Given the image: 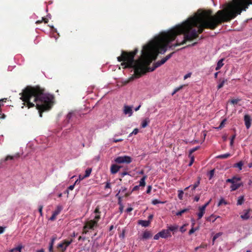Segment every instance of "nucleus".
I'll return each mask as SVG.
<instances>
[{
	"instance_id": "obj_35",
	"label": "nucleus",
	"mask_w": 252,
	"mask_h": 252,
	"mask_svg": "<svg viewBox=\"0 0 252 252\" xmlns=\"http://www.w3.org/2000/svg\"><path fill=\"white\" fill-rule=\"evenodd\" d=\"M199 148H200L199 146H197V147H195L190 149L189 151V154L191 155V154H192L193 153L195 152L196 150H198Z\"/></svg>"
},
{
	"instance_id": "obj_47",
	"label": "nucleus",
	"mask_w": 252,
	"mask_h": 252,
	"mask_svg": "<svg viewBox=\"0 0 252 252\" xmlns=\"http://www.w3.org/2000/svg\"><path fill=\"white\" fill-rule=\"evenodd\" d=\"M139 187H140V186L139 185L138 186H135L132 189V191H134L138 190L139 189Z\"/></svg>"
},
{
	"instance_id": "obj_51",
	"label": "nucleus",
	"mask_w": 252,
	"mask_h": 252,
	"mask_svg": "<svg viewBox=\"0 0 252 252\" xmlns=\"http://www.w3.org/2000/svg\"><path fill=\"white\" fill-rule=\"evenodd\" d=\"M5 227H2L0 226V234L4 232Z\"/></svg>"
},
{
	"instance_id": "obj_32",
	"label": "nucleus",
	"mask_w": 252,
	"mask_h": 252,
	"mask_svg": "<svg viewBox=\"0 0 252 252\" xmlns=\"http://www.w3.org/2000/svg\"><path fill=\"white\" fill-rule=\"evenodd\" d=\"M184 191L183 190H178V197L180 199H183V196L184 195Z\"/></svg>"
},
{
	"instance_id": "obj_64",
	"label": "nucleus",
	"mask_w": 252,
	"mask_h": 252,
	"mask_svg": "<svg viewBox=\"0 0 252 252\" xmlns=\"http://www.w3.org/2000/svg\"><path fill=\"white\" fill-rule=\"evenodd\" d=\"M37 252H44V249H41L37 251Z\"/></svg>"
},
{
	"instance_id": "obj_36",
	"label": "nucleus",
	"mask_w": 252,
	"mask_h": 252,
	"mask_svg": "<svg viewBox=\"0 0 252 252\" xmlns=\"http://www.w3.org/2000/svg\"><path fill=\"white\" fill-rule=\"evenodd\" d=\"M125 229H123L122 233L119 235V237L121 239H124L125 238Z\"/></svg>"
},
{
	"instance_id": "obj_4",
	"label": "nucleus",
	"mask_w": 252,
	"mask_h": 252,
	"mask_svg": "<svg viewBox=\"0 0 252 252\" xmlns=\"http://www.w3.org/2000/svg\"><path fill=\"white\" fill-rule=\"evenodd\" d=\"M115 161L117 163H126L129 164L132 161V158L127 156H120L115 159Z\"/></svg>"
},
{
	"instance_id": "obj_60",
	"label": "nucleus",
	"mask_w": 252,
	"mask_h": 252,
	"mask_svg": "<svg viewBox=\"0 0 252 252\" xmlns=\"http://www.w3.org/2000/svg\"><path fill=\"white\" fill-rule=\"evenodd\" d=\"M222 203H224L225 204L226 203L224 202V200H223V199H221V200L220 201V202H219V203L218 205H220Z\"/></svg>"
},
{
	"instance_id": "obj_44",
	"label": "nucleus",
	"mask_w": 252,
	"mask_h": 252,
	"mask_svg": "<svg viewBox=\"0 0 252 252\" xmlns=\"http://www.w3.org/2000/svg\"><path fill=\"white\" fill-rule=\"evenodd\" d=\"M152 203L153 204H154V205H156V204H159V203H161V202L159 201L157 199H155L154 200H153L152 201Z\"/></svg>"
},
{
	"instance_id": "obj_45",
	"label": "nucleus",
	"mask_w": 252,
	"mask_h": 252,
	"mask_svg": "<svg viewBox=\"0 0 252 252\" xmlns=\"http://www.w3.org/2000/svg\"><path fill=\"white\" fill-rule=\"evenodd\" d=\"M123 140V139H113V141L115 143H117V142H121Z\"/></svg>"
},
{
	"instance_id": "obj_14",
	"label": "nucleus",
	"mask_w": 252,
	"mask_h": 252,
	"mask_svg": "<svg viewBox=\"0 0 252 252\" xmlns=\"http://www.w3.org/2000/svg\"><path fill=\"white\" fill-rule=\"evenodd\" d=\"M240 180H241V178L240 177L234 176L231 179H227L226 182L227 183H231L232 184L236 183Z\"/></svg>"
},
{
	"instance_id": "obj_16",
	"label": "nucleus",
	"mask_w": 252,
	"mask_h": 252,
	"mask_svg": "<svg viewBox=\"0 0 252 252\" xmlns=\"http://www.w3.org/2000/svg\"><path fill=\"white\" fill-rule=\"evenodd\" d=\"M120 168V166L116 165L113 164L111 167V172L112 174H115L118 172Z\"/></svg>"
},
{
	"instance_id": "obj_5",
	"label": "nucleus",
	"mask_w": 252,
	"mask_h": 252,
	"mask_svg": "<svg viewBox=\"0 0 252 252\" xmlns=\"http://www.w3.org/2000/svg\"><path fill=\"white\" fill-rule=\"evenodd\" d=\"M79 115L76 112H69L66 116V120L68 122H76V119L78 118Z\"/></svg>"
},
{
	"instance_id": "obj_46",
	"label": "nucleus",
	"mask_w": 252,
	"mask_h": 252,
	"mask_svg": "<svg viewBox=\"0 0 252 252\" xmlns=\"http://www.w3.org/2000/svg\"><path fill=\"white\" fill-rule=\"evenodd\" d=\"M56 218V216L53 213L51 217L50 218V220H55Z\"/></svg>"
},
{
	"instance_id": "obj_26",
	"label": "nucleus",
	"mask_w": 252,
	"mask_h": 252,
	"mask_svg": "<svg viewBox=\"0 0 252 252\" xmlns=\"http://www.w3.org/2000/svg\"><path fill=\"white\" fill-rule=\"evenodd\" d=\"M185 86V85H181L179 87L176 88L173 93H172V95H173L175 94L177 92L179 91L180 90L183 88V87Z\"/></svg>"
},
{
	"instance_id": "obj_61",
	"label": "nucleus",
	"mask_w": 252,
	"mask_h": 252,
	"mask_svg": "<svg viewBox=\"0 0 252 252\" xmlns=\"http://www.w3.org/2000/svg\"><path fill=\"white\" fill-rule=\"evenodd\" d=\"M126 188H125V189L122 188V189H121V190L119 191V193H121V192H124L126 190Z\"/></svg>"
},
{
	"instance_id": "obj_24",
	"label": "nucleus",
	"mask_w": 252,
	"mask_h": 252,
	"mask_svg": "<svg viewBox=\"0 0 252 252\" xmlns=\"http://www.w3.org/2000/svg\"><path fill=\"white\" fill-rule=\"evenodd\" d=\"M243 165V163L242 161H239V162L234 164V167H238L239 170H241L242 168V166Z\"/></svg>"
},
{
	"instance_id": "obj_7",
	"label": "nucleus",
	"mask_w": 252,
	"mask_h": 252,
	"mask_svg": "<svg viewBox=\"0 0 252 252\" xmlns=\"http://www.w3.org/2000/svg\"><path fill=\"white\" fill-rule=\"evenodd\" d=\"M160 234H161V238L164 239L171 237V233L168 231L167 228L160 231Z\"/></svg>"
},
{
	"instance_id": "obj_8",
	"label": "nucleus",
	"mask_w": 252,
	"mask_h": 252,
	"mask_svg": "<svg viewBox=\"0 0 252 252\" xmlns=\"http://www.w3.org/2000/svg\"><path fill=\"white\" fill-rule=\"evenodd\" d=\"M245 124L247 129H249L251 126L252 120L249 115H245L244 116Z\"/></svg>"
},
{
	"instance_id": "obj_57",
	"label": "nucleus",
	"mask_w": 252,
	"mask_h": 252,
	"mask_svg": "<svg viewBox=\"0 0 252 252\" xmlns=\"http://www.w3.org/2000/svg\"><path fill=\"white\" fill-rule=\"evenodd\" d=\"M199 200V197L198 196H196L194 197V200L196 202H197L198 201V200Z\"/></svg>"
},
{
	"instance_id": "obj_22",
	"label": "nucleus",
	"mask_w": 252,
	"mask_h": 252,
	"mask_svg": "<svg viewBox=\"0 0 252 252\" xmlns=\"http://www.w3.org/2000/svg\"><path fill=\"white\" fill-rule=\"evenodd\" d=\"M231 155L228 153L224 154L223 155H220L217 157V158H220V159H225L229 157H230Z\"/></svg>"
},
{
	"instance_id": "obj_6",
	"label": "nucleus",
	"mask_w": 252,
	"mask_h": 252,
	"mask_svg": "<svg viewBox=\"0 0 252 252\" xmlns=\"http://www.w3.org/2000/svg\"><path fill=\"white\" fill-rule=\"evenodd\" d=\"M250 209L244 210L243 213L241 215L240 218L243 220H248L250 218Z\"/></svg>"
},
{
	"instance_id": "obj_1",
	"label": "nucleus",
	"mask_w": 252,
	"mask_h": 252,
	"mask_svg": "<svg viewBox=\"0 0 252 252\" xmlns=\"http://www.w3.org/2000/svg\"><path fill=\"white\" fill-rule=\"evenodd\" d=\"M252 4V0H233L223 9L218 11L215 15H212L211 10L204 11L198 15L189 18L167 32H162L155 37L143 46L141 57L138 60L134 59L138 52V49L135 48L129 52L122 51L121 56L117 57V60L120 62H123L121 65L125 68H133L134 77L138 78L147 72L154 71L171 58L174 52L155 63L153 67L148 66L157 59L159 54L165 53L169 43L174 40L177 35L183 34V41L179 42L177 40L176 43L169 46L170 48L172 46L183 45L187 41L197 38L199 34L202 33L205 29L213 30L222 23L229 22L240 14L242 11H246Z\"/></svg>"
},
{
	"instance_id": "obj_20",
	"label": "nucleus",
	"mask_w": 252,
	"mask_h": 252,
	"mask_svg": "<svg viewBox=\"0 0 252 252\" xmlns=\"http://www.w3.org/2000/svg\"><path fill=\"white\" fill-rule=\"evenodd\" d=\"M147 176L146 175L144 176L139 181V186L140 187H144L146 185L145 180L146 179Z\"/></svg>"
},
{
	"instance_id": "obj_3",
	"label": "nucleus",
	"mask_w": 252,
	"mask_h": 252,
	"mask_svg": "<svg viewBox=\"0 0 252 252\" xmlns=\"http://www.w3.org/2000/svg\"><path fill=\"white\" fill-rule=\"evenodd\" d=\"M100 214L98 207L96 208L91 215V219L85 222L83 227V233L86 234L89 230H94L98 226V221L100 219Z\"/></svg>"
},
{
	"instance_id": "obj_49",
	"label": "nucleus",
	"mask_w": 252,
	"mask_h": 252,
	"mask_svg": "<svg viewBox=\"0 0 252 252\" xmlns=\"http://www.w3.org/2000/svg\"><path fill=\"white\" fill-rule=\"evenodd\" d=\"M49 252H53V245H49Z\"/></svg>"
},
{
	"instance_id": "obj_19",
	"label": "nucleus",
	"mask_w": 252,
	"mask_h": 252,
	"mask_svg": "<svg viewBox=\"0 0 252 252\" xmlns=\"http://www.w3.org/2000/svg\"><path fill=\"white\" fill-rule=\"evenodd\" d=\"M150 119L148 118H146L144 119L141 123V126L143 128L146 127L148 124L150 123Z\"/></svg>"
},
{
	"instance_id": "obj_12",
	"label": "nucleus",
	"mask_w": 252,
	"mask_h": 252,
	"mask_svg": "<svg viewBox=\"0 0 252 252\" xmlns=\"http://www.w3.org/2000/svg\"><path fill=\"white\" fill-rule=\"evenodd\" d=\"M150 223V220H140L138 221V224L142 225L143 227H147L149 225Z\"/></svg>"
},
{
	"instance_id": "obj_33",
	"label": "nucleus",
	"mask_w": 252,
	"mask_h": 252,
	"mask_svg": "<svg viewBox=\"0 0 252 252\" xmlns=\"http://www.w3.org/2000/svg\"><path fill=\"white\" fill-rule=\"evenodd\" d=\"M197 229H198V227L194 228L193 226H192V228L190 229V230L189 232V234L191 235V234H193Z\"/></svg>"
},
{
	"instance_id": "obj_40",
	"label": "nucleus",
	"mask_w": 252,
	"mask_h": 252,
	"mask_svg": "<svg viewBox=\"0 0 252 252\" xmlns=\"http://www.w3.org/2000/svg\"><path fill=\"white\" fill-rule=\"evenodd\" d=\"M160 237H161V234H160V232H159L154 236V239L155 240H158Z\"/></svg>"
},
{
	"instance_id": "obj_63",
	"label": "nucleus",
	"mask_w": 252,
	"mask_h": 252,
	"mask_svg": "<svg viewBox=\"0 0 252 252\" xmlns=\"http://www.w3.org/2000/svg\"><path fill=\"white\" fill-rule=\"evenodd\" d=\"M233 143H234V140H232L231 139L230 140V145L231 146H232L233 145Z\"/></svg>"
},
{
	"instance_id": "obj_38",
	"label": "nucleus",
	"mask_w": 252,
	"mask_h": 252,
	"mask_svg": "<svg viewBox=\"0 0 252 252\" xmlns=\"http://www.w3.org/2000/svg\"><path fill=\"white\" fill-rule=\"evenodd\" d=\"M56 239H57L56 236H53L51 239V241L49 243V245L54 246V242H55V240H56Z\"/></svg>"
},
{
	"instance_id": "obj_48",
	"label": "nucleus",
	"mask_w": 252,
	"mask_h": 252,
	"mask_svg": "<svg viewBox=\"0 0 252 252\" xmlns=\"http://www.w3.org/2000/svg\"><path fill=\"white\" fill-rule=\"evenodd\" d=\"M194 158H193V157H192V158H191V159H190V162H189V166H191V165L192 164V163H193V162H194Z\"/></svg>"
},
{
	"instance_id": "obj_42",
	"label": "nucleus",
	"mask_w": 252,
	"mask_h": 252,
	"mask_svg": "<svg viewBox=\"0 0 252 252\" xmlns=\"http://www.w3.org/2000/svg\"><path fill=\"white\" fill-rule=\"evenodd\" d=\"M220 236V233H217L214 237H213V245H214V241H215V240L218 238L219 236Z\"/></svg>"
},
{
	"instance_id": "obj_41",
	"label": "nucleus",
	"mask_w": 252,
	"mask_h": 252,
	"mask_svg": "<svg viewBox=\"0 0 252 252\" xmlns=\"http://www.w3.org/2000/svg\"><path fill=\"white\" fill-rule=\"evenodd\" d=\"M139 131V130L138 128H135L133 131L129 134V136H131L132 134H137Z\"/></svg>"
},
{
	"instance_id": "obj_58",
	"label": "nucleus",
	"mask_w": 252,
	"mask_h": 252,
	"mask_svg": "<svg viewBox=\"0 0 252 252\" xmlns=\"http://www.w3.org/2000/svg\"><path fill=\"white\" fill-rule=\"evenodd\" d=\"M42 21H44L45 23H47L48 22V19L47 18H42Z\"/></svg>"
},
{
	"instance_id": "obj_9",
	"label": "nucleus",
	"mask_w": 252,
	"mask_h": 252,
	"mask_svg": "<svg viewBox=\"0 0 252 252\" xmlns=\"http://www.w3.org/2000/svg\"><path fill=\"white\" fill-rule=\"evenodd\" d=\"M167 228L169 232L171 233L172 232L173 234H174L175 232H176L179 228V226L177 224L167 225Z\"/></svg>"
},
{
	"instance_id": "obj_55",
	"label": "nucleus",
	"mask_w": 252,
	"mask_h": 252,
	"mask_svg": "<svg viewBox=\"0 0 252 252\" xmlns=\"http://www.w3.org/2000/svg\"><path fill=\"white\" fill-rule=\"evenodd\" d=\"M110 184L109 183H107L105 189H110Z\"/></svg>"
},
{
	"instance_id": "obj_54",
	"label": "nucleus",
	"mask_w": 252,
	"mask_h": 252,
	"mask_svg": "<svg viewBox=\"0 0 252 252\" xmlns=\"http://www.w3.org/2000/svg\"><path fill=\"white\" fill-rule=\"evenodd\" d=\"M133 210V208L131 207H128L126 209V212L128 213L131 212Z\"/></svg>"
},
{
	"instance_id": "obj_34",
	"label": "nucleus",
	"mask_w": 252,
	"mask_h": 252,
	"mask_svg": "<svg viewBox=\"0 0 252 252\" xmlns=\"http://www.w3.org/2000/svg\"><path fill=\"white\" fill-rule=\"evenodd\" d=\"M72 242V240L70 241L64 240L63 242V244L65 245V247H67Z\"/></svg>"
},
{
	"instance_id": "obj_52",
	"label": "nucleus",
	"mask_w": 252,
	"mask_h": 252,
	"mask_svg": "<svg viewBox=\"0 0 252 252\" xmlns=\"http://www.w3.org/2000/svg\"><path fill=\"white\" fill-rule=\"evenodd\" d=\"M191 75V73H188L186 75H185L184 77V80L187 79Z\"/></svg>"
},
{
	"instance_id": "obj_30",
	"label": "nucleus",
	"mask_w": 252,
	"mask_h": 252,
	"mask_svg": "<svg viewBox=\"0 0 252 252\" xmlns=\"http://www.w3.org/2000/svg\"><path fill=\"white\" fill-rule=\"evenodd\" d=\"M200 184V179H199L197 181H196L192 186V189H195Z\"/></svg>"
},
{
	"instance_id": "obj_29",
	"label": "nucleus",
	"mask_w": 252,
	"mask_h": 252,
	"mask_svg": "<svg viewBox=\"0 0 252 252\" xmlns=\"http://www.w3.org/2000/svg\"><path fill=\"white\" fill-rule=\"evenodd\" d=\"M226 120L225 119H223L221 122L220 123V126H219V127H218L217 128L218 129H221L222 128H223L224 126V125L225 124V122H226Z\"/></svg>"
},
{
	"instance_id": "obj_18",
	"label": "nucleus",
	"mask_w": 252,
	"mask_h": 252,
	"mask_svg": "<svg viewBox=\"0 0 252 252\" xmlns=\"http://www.w3.org/2000/svg\"><path fill=\"white\" fill-rule=\"evenodd\" d=\"M242 185V184L238 183L232 184L230 187L231 190H235L239 188L240 187V186Z\"/></svg>"
},
{
	"instance_id": "obj_17",
	"label": "nucleus",
	"mask_w": 252,
	"mask_h": 252,
	"mask_svg": "<svg viewBox=\"0 0 252 252\" xmlns=\"http://www.w3.org/2000/svg\"><path fill=\"white\" fill-rule=\"evenodd\" d=\"M23 246L20 244V245H19L17 247L12 249H11L10 251H9V252H21V251H22V249H23Z\"/></svg>"
},
{
	"instance_id": "obj_37",
	"label": "nucleus",
	"mask_w": 252,
	"mask_h": 252,
	"mask_svg": "<svg viewBox=\"0 0 252 252\" xmlns=\"http://www.w3.org/2000/svg\"><path fill=\"white\" fill-rule=\"evenodd\" d=\"M215 170L213 169L210 171L209 173V179H211L214 175Z\"/></svg>"
},
{
	"instance_id": "obj_62",
	"label": "nucleus",
	"mask_w": 252,
	"mask_h": 252,
	"mask_svg": "<svg viewBox=\"0 0 252 252\" xmlns=\"http://www.w3.org/2000/svg\"><path fill=\"white\" fill-rule=\"evenodd\" d=\"M42 206H40L39 207V208L38 209V210L41 215H42Z\"/></svg>"
},
{
	"instance_id": "obj_13",
	"label": "nucleus",
	"mask_w": 252,
	"mask_h": 252,
	"mask_svg": "<svg viewBox=\"0 0 252 252\" xmlns=\"http://www.w3.org/2000/svg\"><path fill=\"white\" fill-rule=\"evenodd\" d=\"M189 210V208H185V209H182V210H180V211H177V212H175L174 211H172V212L173 214H174V215H175L176 216H181L183 214H184L185 212H187Z\"/></svg>"
},
{
	"instance_id": "obj_56",
	"label": "nucleus",
	"mask_w": 252,
	"mask_h": 252,
	"mask_svg": "<svg viewBox=\"0 0 252 252\" xmlns=\"http://www.w3.org/2000/svg\"><path fill=\"white\" fill-rule=\"evenodd\" d=\"M74 186H75V184L73 185H71L69 187H68V189L69 190H73L74 188Z\"/></svg>"
},
{
	"instance_id": "obj_43",
	"label": "nucleus",
	"mask_w": 252,
	"mask_h": 252,
	"mask_svg": "<svg viewBox=\"0 0 252 252\" xmlns=\"http://www.w3.org/2000/svg\"><path fill=\"white\" fill-rule=\"evenodd\" d=\"M186 226V224H184L183 225V226H182L180 228V231L182 232V233H184V232H185L186 231V229L185 228V226Z\"/></svg>"
},
{
	"instance_id": "obj_21",
	"label": "nucleus",
	"mask_w": 252,
	"mask_h": 252,
	"mask_svg": "<svg viewBox=\"0 0 252 252\" xmlns=\"http://www.w3.org/2000/svg\"><path fill=\"white\" fill-rule=\"evenodd\" d=\"M223 61V59H222L218 61L217 64V66L216 67V70H219L223 65V63H222Z\"/></svg>"
},
{
	"instance_id": "obj_2",
	"label": "nucleus",
	"mask_w": 252,
	"mask_h": 252,
	"mask_svg": "<svg viewBox=\"0 0 252 252\" xmlns=\"http://www.w3.org/2000/svg\"><path fill=\"white\" fill-rule=\"evenodd\" d=\"M21 94L23 104L28 108L34 107L35 103L40 117L43 112L50 110L53 105L54 96L45 93V90L39 86H28Z\"/></svg>"
},
{
	"instance_id": "obj_23",
	"label": "nucleus",
	"mask_w": 252,
	"mask_h": 252,
	"mask_svg": "<svg viewBox=\"0 0 252 252\" xmlns=\"http://www.w3.org/2000/svg\"><path fill=\"white\" fill-rule=\"evenodd\" d=\"M244 202V196H240L238 198L237 205H242Z\"/></svg>"
},
{
	"instance_id": "obj_25",
	"label": "nucleus",
	"mask_w": 252,
	"mask_h": 252,
	"mask_svg": "<svg viewBox=\"0 0 252 252\" xmlns=\"http://www.w3.org/2000/svg\"><path fill=\"white\" fill-rule=\"evenodd\" d=\"M62 209L61 206H58L57 209L53 213L57 216L60 213Z\"/></svg>"
},
{
	"instance_id": "obj_28",
	"label": "nucleus",
	"mask_w": 252,
	"mask_h": 252,
	"mask_svg": "<svg viewBox=\"0 0 252 252\" xmlns=\"http://www.w3.org/2000/svg\"><path fill=\"white\" fill-rule=\"evenodd\" d=\"M92 172V169L91 168H88L85 171V174L84 176V177H89L90 174H91V173Z\"/></svg>"
},
{
	"instance_id": "obj_10",
	"label": "nucleus",
	"mask_w": 252,
	"mask_h": 252,
	"mask_svg": "<svg viewBox=\"0 0 252 252\" xmlns=\"http://www.w3.org/2000/svg\"><path fill=\"white\" fill-rule=\"evenodd\" d=\"M124 113L126 115L128 114L129 116H131L133 113L132 107L127 105H125Z\"/></svg>"
},
{
	"instance_id": "obj_59",
	"label": "nucleus",
	"mask_w": 252,
	"mask_h": 252,
	"mask_svg": "<svg viewBox=\"0 0 252 252\" xmlns=\"http://www.w3.org/2000/svg\"><path fill=\"white\" fill-rule=\"evenodd\" d=\"M63 243H60V244H59L58 245V248H63Z\"/></svg>"
},
{
	"instance_id": "obj_15",
	"label": "nucleus",
	"mask_w": 252,
	"mask_h": 252,
	"mask_svg": "<svg viewBox=\"0 0 252 252\" xmlns=\"http://www.w3.org/2000/svg\"><path fill=\"white\" fill-rule=\"evenodd\" d=\"M152 237V234L149 231H145L143 232L142 239L147 240Z\"/></svg>"
},
{
	"instance_id": "obj_39",
	"label": "nucleus",
	"mask_w": 252,
	"mask_h": 252,
	"mask_svg": "<svg viewBox=\"0 0 252 252\" xmlns=\"http://www.w3.org/2000/svg\"><path fill=\"white\" fill-rule=\"evenodd\" d=\"M14 157L11 156L10 155L7 156L6 158H5V161H7L8 160H12L14 159Z\"/></svg>"
},
{
	"instance_id": "obj_27",
	"label": "nucleus",
	"mask_w": 252,
	"mask_h": 252,
	"mask_svg": "<svg viewBox=\"0 0 252 252\" xmlns=\"http://www.w3.org/2000/svg\"><path fill=\"white\" fill-rule=\"evenodd\" d=\"M225 81H226V80L225 79H223L222 81L220 80V83L218 85V89L221 88L223 86Z\"/></svg>"
},
{
	"instance_id": "obj_31",
	"label": "nucleus",
	"mask_w": 252,
	"mask_h": 252,
	"mask_svg": "<svg viewBox=\"0 0 252 252\" xmlns=\"http://www.w3.org/2000/svg\"><path fill=\"white\" fill-rule=\"evenodd\" d=\"M241 100L240 99L237 98V99H231L230 100V103L232 104H237Z\"/></svg>"
},
{
	"instance_id": "obj_11",
	"label": "nucleus",
	"mask_w": 252,
	"mask_h": 252,
	"mask_svg": "<svg viewBox=\"0 0 252 252\" xmlns=\"http://www.w3.org/2000/svg\"><path fill=\"white\" fill-rule=\"evenodd\" d=\"M207 206H202L199 208V212L197 213L198 220L200 219L205 213V209Z\"/></svg>"
},
{
	"instance_id": "obj_50",
	"label": "nucleus",
	"mask_w": 252,
	"mask_h": 252,
	"mask_svg": "<svg viewBox=\"0 0 252 252\" xmlns=\"http://www.w3.org/2000/svg\"><path fill=\"white\" fill-rule=\"evenodd\" d=\"M151 189H152V187H151V186H149L148 187V189H147L146 192H147V193H150V192H151Z\"/></svg>"
},
{
	"instance_id": "obj_53",
	"label": "nucleus",
	"mask_w": 252,
	"mask_h": 252,
	"mask_svg": "<svg viewBox=\"0 0 252 252\" xmlns=\"http://www.w3.org/2000/svg\"><path fill=\"white\" fill-rule=\"evenodd\" d=\"M128 174V173L126 171L123 172L121 173V177H124L125 175Z\"/></svg>"
}]
</instances>
